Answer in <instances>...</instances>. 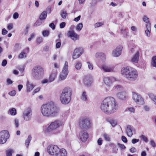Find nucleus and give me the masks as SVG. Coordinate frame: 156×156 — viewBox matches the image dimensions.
<instances>
[{
  "mask_svg": "<svg viewBox=\"0 0 156 156\" xmlns=\"http://www.w3.org/2000/svg\"><path fill=\"white\" fill-rule=\"evenodd\" d=\"M118 106L115 99L112 97H108L102 102L101 109L104 113L110 114L116 112Z\"/></svg>",
  "mask_w": 156,
  "mask_h": 156,
  "instance_id": "f257e3e1",
  "label": "nucleus"
},
{
  "mask_svg": "<svg viewBox=\"0 0 156 156\" xmlns=\"http://www.w3.org/2000/svg\"><path fill=\"white\" fill-rule=\"evenodd\" d=\"M41 111L44 116L54 117L57 115L59 109L53 103H48L41 106Z\"/></svg>",
  "mask_w": 156,
  "mask_h": 156,
  "instance_id": "f03ea898",
  "label": "nucleus"
},
{
  "mask_svg": "<svg viewBox=\"0 0 156 156\" xmlns=\"http://www.w3.org/2000/svg\"><path fill=\"white\" fill-rule=\"evenodd\" d=\"M121 73L124 77L130 81H133L136 80L138 75L136 69L129 66L123 68Z\"/></svg>",
  "mask_w": 156,
  "mask_h": 156,
  "instance_id": "7ed1b4c3",
  "label": "nucleus"
},
{
  "mask_svg": "<svg viewBox=\"0 0 156 156\" xmlns=\"http://www.w3.org/2000/svg\"><path fill=\"white\" fill-rule=\"evenodd\" d=\"M72 91L69 87H66L62 90L61 94L60 100L61 102L64 105L69 104L71 99Z\"/></svg>",
  "mask_w": 156,
  "mask_h": 156,
  "instance_id": "20e7f679",
  "label": "nucleus"
},
{
  "mask_svg": "<svg viewBox=\"0 0 156 156\" xmlns=\"http://www.w3.org/2000/svg\"><path fill=\"white\" fill-rule=\"evenodd\" d=\"M63 125V122L60 120H56L52 122L49 125L47 129L45 130L46 133L52 132L54 134H57L60 132L58 129L62 127Z\"/></svg>",
  "mask_w": 156,
  "mask_h": 156,
  "instance_id": "39448f33",
  "label": "nucleus"
},
{
  "mask_svg": "<svg viewBox=\"0 0 156 156\" xmlns=\"http://www.w3.org/2000/svg\"><path fill=\"white\" fill-rule=\"evenodd\" d=\"M32 74L33 77L35 79L39 80L42 78L44 75V69L41 66H35L32 69Z\"/></svg>",
  "mask_w": 156,
  "mask_h": 156,
  "instance_id": "423d86ee",
  "label": "nucleus"
},
{
  "mask_svg": "<svg viewBox=\"0 0 156 156\" xmlns=\"http://www.w3.org/2000/svg\"><path fill=\"white\" fill-rule=\"evenodd\" d=\"M92 123L90 119L84 117L81 119L79 122V126L81 130H87L90 128Z\"/></svg>",
  "mask_w": 156,
  "mask_h": 156,
  "instance_id": "0eeeda50",
  "label": "nucleus"
},
{
  "mask_svg": "<svg viewBox=\"0 0 156 156\" xmlns=\"http://www.w3.org/2000/svg\"><path fill=\"white\" fill-rule=\"evenodd\" d=\"M68 64L67 62H65L64 66L63 67L62 72L60 73L59 76V80H65L66 77L68 74Z\"/></svg>",
  "mask_w": 156,
  "mask_h": 156,
  "instance_id": "6e6552de",
  "label": "nucleus"
},
{
  "mask_svg": "<svg viewBox=\"0 0 156 156\" xmlns=\"http://www.w3.org/2000/svg\"><path fill=\"white\" fill-rule=\"evenodd\" d=\"M9 136V132L7 130H3L0 132V144H2L6 142Z\"/></svg>",
  "mask_w": 156,
  "mask_h": 156,
  "instance_id": "1a4fd4ad",
  "label": "nucleus"
},
{
  "mask_svg": "<svg viewBox=\"0 0 156 156\" xmlns=\"http://www.w3.org/2000/svg\"><path fill=\"white\" fill-rule=\"evenodd\" d=\"M32 112L31 109L29 108H26L23 111V116L24 120L29 121L31 118Z\"/></svg>",
  "mask_w": 156,
  "mask_h": 156,
  "instance_id": "9d476101",
  "label": "nucleus"
},
{
  "mask_svg": "<svg viewBox=\"0 0 156 156\" xmlns=\"http://www.w3.org/2000/svg\"><path fill=\"white\" fill-rule=\"evenodd\" d=\"M132 96V98L133 100L137 104L140 105L144 104L143 99L140 94L133 92Z\"/></svg>",
  "mask_w": 156,
  "mask_h": 156,
  "instance_id": "9b49d317",
  "label": "nucleus"
},
{
  "mask_svg": "<svg viewBox=\"0 0 156 156\" xmlns=\"http://www.w3.org/2000/svg\"><path fill=\"white\" fill-rule=\"evenodd\" d=\"M59 149L57 145H51L48 147L47 151L50 154L56 156Z\"/></svg>",
  "mask_w": 156,
  "mask_h": 156,
  "instance_id": "f8f14e48",
  "label": "nucleus"
},
{
  "mask_svg": "<svg viewBox=\"0 0 156 156\" xmlns=\"http://www.w3.org/2000/svg\"><path fill=\"white\" fill-rule=\"evenodd\" d=\"M83 50L82 48H78L74 50L72 55L73 59H75L79 58L83 53Z\"/></svg>",
  "mask_w": 156,
  "mask_h": 156,
  "instance_id": "ddd939ff",
  "label": "nucleus"
},
{
  "mask_svg": "<svg viewBox=\"0 0 156 156\" xmlns=\"http://www.w3.org/2000/svg\"><path fill=\"white\" fill-rule=\"evenodd\" d=\"M80 139L83 142H85L87 139L88 134L87 130H82L79 134Z\"/></svg>",
  "mask_w": 156,
  "mask_h": 156,
  "instance_id": "4468645a",
  "label": "nucleus"
},
{
  "mask_svg": "<svg viewBox=\"0 0 156 156\" xmlns=\"http://www.w3.org/2000/svg\"><path fill=\"white\" fill-rule=\"evenodd\" d=\"M92 78L90 76H85L83 79V83L86 87H89L91 85L92 82Z\"/></svg>",
  "mask_w": 156,
  "mask_h": 156,
  "instance_id": "2eb2a0df",
  "label": "nucleus"
},
{
  "mask_svg": "<svg viewBox=\"0 0 156 156\" xmlns=\"http://www.w3.org/2000/svg\"><path fill=\"white\" fill-rule=\"evenodd\" d=\"M122 47L119 46L117 47L112 52V55L115 57H117L119 56L121 54V51Z\"/></svg>",
  "mask_w": 156,
  "mask_h": 156,
  "instance_id": "dca6fc26",
  "label": "nucleus"
},
{
  "mask_svg": "<svg viewBox=\"0 0 156 156\" xmlns=\"http://www.w3.org/2000/svg\"><path fill=\"white\" fill-rule=\"evenodd\" d=\"M68 36L69 37H70L74 41H75L79 39V35L73 30H70L68 32Z\"/></svg>",
  "mask_w": 156,
  "mask_h": 156,
  "instance_id": "f3484780",
  "label": "nucleus"
},
{
  "mask_svg": "<svg viewBox=\"0 0 156 156\" xmlns=\"http://www.w3.org/2000/svg\"><path fill=\"white\" fill-rule=\"evenodd\" d=\"M46 10H47V11H44L40 15L39 19L41 20H44L46 18L48 11L49 13H50L51 12V9L50 8H47Z\"/></svg>",
  "mask_w": 156,
  "mask_h": 156,
  "instance_id": "a211bd4d",
  "label": "nucleus"
},
{
  "mask_svg": "<svg viewBox=\"0 0 156 156\" xmlns=\"http://www.w3.org/2000/svg\"><path fill=\"white\" fill-rule=\"evenodd\" d=\"M117 95L120 99L122 100H125L127 98L126 93L124 91L119 92L117 94Z\"/></svg>",
  "mask_w": 156,
  "mask_h": 156,
  "instance_id": "6ab92c4d",
  "label": "nucleus"
},
{
  "mask_svg": "<svg viewBox=\"0 0 156 156\" xmlns=\"http://www.w3.org/2000/svg\"><path fill=\"white\" fill-rule=\"evenodd\" d=\"M57 74V72L56 70L53 71L52 72L48 78V82L51 83L53 82L55 80Z\"/></svg>",
  "mask_w": 156,
  "mask_h": 156,
  "instance_id": "aec40b11",
  "label": "nucleus"
},
{
  "mask_svg": "<svg viewBox=\"0 0 156 156\" xmlns=\"http://www.w3.org/2000/svg\"><path fill=\"white\" fill-rule=\"evenodd\" d=\"M113 78L112 77H105L104 78V83L109 87H111L112 85V80Z\"/></svg>",
  "mask_w": 156,
  "mask_h": 156,
  "instance_id": "412c9836",
  "label": "nucleus"
},
{
  "mask_svg": "<svg viewBox=\"0 0 156 156\" xmlns=\"http://www.w3.org/2000/svg\"><path fill=\"white\" fill-rule=\"evenodd\" d=\"M101 68L105 72H110L113 71V68L112 66L106 65H103Z\"/></svg>",
  "mask_w": 156,
  "mask_h": 156,
  "instance_id": "4be33fe9",
  "label": "nucleus"
},
{
  "mask_svg": "<svg viewBox=\"0 0 156 156\" xmlns=\"http://www.w3.org/2000/svg\"><path fill=\"white\" fill-rule=\"evenodd\" d=\"M27 91V92H30L35 87V85L30 82L29 81H27L26 84Z\"/></svg>",
  "mask_w": 156,
  "mask_h": 156,
  "instance_id": "5701e85b",
  "label": "nucleus"
},
{
  "mask_svg": "<svg viewBox=\"0 0 156 156\" xmlns=\"http://www.w3.org/2000/svg\"><path fill=\"white\" fill-rule=\"evenodd\" d=\"M67 152L66 150L64 149H60L55 156H67Z\"/></svg>",
  "mask_w": 156,
  "mask_h": 156,
  "instance_id": "b1692460",
  "label": "nucleus"
},
{
  "mask_svg": "<svg viewBox=\"0 0 156 156\" xmlns=\"http://www.w3.org/2000/svg\"><path fill=\"white\" fill-rule=\"evenodd\" d=\"M140 53L139 51H137L135 54L131 59V62H132L137 63L139 60Z\"/></svg>",
  "mask_w": 156,
  "mask_h": 156,
  "instance_id": "393cba45",
  "label": "nucleus"
},
{
  "mask_svg": "<svg viewBox=\"0 0 156 156\" xmlns=\"http://www.w3.org/2000/svg\"><path fill=\"white\" fill-rule=\"evenodd\" d=\"M133 127L130 125L127 126L126 129V133L129 137H131L133 135L132 129Z\"/></svg>",
  "mask_w": 156,
  "mask_h": 156,
  "instance_id": "a878e982",
  "label": "nucleus"
},
{
  "mask_svg": "<svg viewBox=\"0 0 156 156\" xmlns=\"http://www.w3.org/2000/svg\"><path fill=\"white\" fill-rule=\"evenodd\" d=\"M95 57L97 58H100L102 60L104 61L105 59L106 56L103 53L97 52L96 53Z\"/></svg>",
  "mask_w": 156,
  "mask_h": 156,
  "instance_id": "bb28decb",
  "label": "nucleus"
},
{
  "mask_svg": "<svg viewBox=\"0 0 156 156\" xmlns=\"http://www.w3.org/2000/svg\"><path fill=\"white\" fill-rule=\"evenodd\" d=\"M107 121L109 122L112 126L114 127L117 125V121L113 118L108 119H107Z\"/></svg>",
  "mask_w": 156,
  "mask_h": 156,
  "instance_id": "cd10ccee",
  "label": "nucleus"
},
{
  "mask_svg": "<svg viewBox=\"0 0 156 156\" xmlns=\"http://www.w3.org/2000/svg\"><path fill=\"white\" fill-rule=\"evenodd\" d=\"M67 15L68 14L65 10L63 9L61 11L60 15L62 18L66 19Z\"/></svg>",
  "mask_w": 156,
  "mask_h": 156,
  "instance_id": "c85d7f7f",
  "label": "nucleus"
},
{
  "mask_svg": "<svg viewBox=\"0 0 156 156\" xmlns=\"http://www.w3.org/2000/svg\"><path fill=\"white\" fill-rule=\"evenodd\" d=\"M102 136L106 141L109 142L111 141L110 135L106 133H104L102 135Z\"/></svg>",
  "mask_w": 156,
  "mask_h": 156,
  "instance_id": "c756f323",
  "label": "nucleus"
},
{
  "mask_svg": "<svg viewBox=\"0 0 156 156\" xmlns=\"http://www.w3.org/2000/svg\"><path fill=\"white\" fill-rule=\"evenodd\" d=\"M32 137L30 135L28 136L27 139L26 140L25 144L27 148L28 147L29 145L31 140Z\"/></svg>",
  "mask_w": 156,
  "mask_h": 156,
  "instance_id": "7c9ffc66",
  "label": "nucleus"
},
{
  "mask_svg": "<svg viewBox=\"0 0 156 156\" xmlns=\"http://www.w3.org/2000/svg\"><path fill=\"white\" fill-rule=\"evenodd\" d=\"M151 65L153 67H156V56H153L152 58Z\"/></svg>",
  "mask_w": 156,
  "mask_h": 156,
  "instance_id": "2f4dec72",
  "label": "nucleus"
},
{
  "mask_svg": "<svg viewBox=\"0 0 156 156\" xmlns=\"http://www.w3.org/2000/svg\"><path fill=\"white\" fill-rule=\"evenodd\" d=\"M26 57V54L24 51H22L18 55V58L19 59L23 58Z\"/></svg>",
  "mask_w": 156,
  "mask_h": 156,
  "instance_id": "473e14b6",
  "label": "nucleus"
},
{
  "mask_svg": "<svg viewBox=\"0 0 156 156\" xmlns=\"http://www.w3.org/2000/svg\"><path fill=\"white\" fill-rule=\"evenodd\" d=\"M10 114L12 115H15L16 114V111L15 108H12L9 110Z\"/></svg>",
  "mask_w": 156,
  "mask_h": 156,
  "instance_id": "72a5a7b5",
  "label": "nucleus"
},
{
  "mask_svg": "<svg viewBox=\"0 0 156 156\" xmlns=\"http://www.w3.org/2000/svg\"><path fill=\"white\" fill-rule=\"evenodd\" d=\"M81 66L82 64L81 62H77L75 66L76 69L78 70H80L81 69Z\"/></svg>",
  "mask_w": 156,
  "mask_h": 156,
  "instance_id": "f704fd0d",
  "label": "nucleus"
},
{
  "mask_svg": "<svg viewBox=\"0 0 156 156\" xmlns=\"http://www.w3.org/2000/svg\"><path fill=\"white\" fill-rule=\"evenodd\" d=\"M83 27V24L82 23H80L78 24L77 25L76 27V30L79 31H80L82 29Z\"/></svg>",
  "mask_w": 156,
  "mask_h": 156,
  "instance_id": "c9c22d12",
  "label": "nucleus"
},
{
  "mask_svg": "<svg viewBox=\"0 0 156 156\" xmlns=\"http://www.w3.org/2000/svg\"><path fill=\"white\" fill-rule=\"evenodd\" d=\"M82 100L84 101H86L87 98L86 93L85 92H83L82 94Z\"/></svg>",
  "mask_w": 156,
  "mask_h": 156,
  "instance_id": "e433bc0d",
  "label": "nucleus"
},
{
  "mask_svg": "<svg viewBox=\"0 0 156 156\" xmlns=\"http://www.w3.org/2000/svg\"><path fill=\"white\" fill-rule=\"evenodd\" d=\"M42 20H37L34 23V26L37 27L39 26L42 24L43 22H42Z\"/></svg>",
  "mask_w": 156,
  "mask_h": 156,
  "instance_id": "4c0bfd02",
  "label": "nucleus"
},
{
  "mask_svg": "<svg viewBox=\"0 0 156 156\" xmlns=\"http://www.w3.org/2000/svg\"><path fill=\"white\" fill-rule=\"evenodd\" d=\"M112 144L113 145V147H114L113 148L112 152L116 154L117 153L118 149L116 148L115 145L114 144Z\"/></svg>",
  "mask_w": 156,
  "mask_h": 156,
  "instance_id": "58836bf2",
  "label": "nucleus"
},
{
  "mask_svg": "<svg viewBox=\"0 0 156 156\" xmlns=\"http://www.w3.org/2000/svg\"><path fill=\"white\" fill-rule=\"evenodd\" d=\"M141 139L144 141L146 143H147L148 141V139L144 135H141L140 136Z\"/></svg>",
  "mask_w": 156,
  "mask_h": 156,
  "instance_id": "ea45409f",
  "label": "nucleus"
},
{
  "mask_svg": "<svg viewBox=\"0 0 156 156\" xmlns=\"http://www.w3.org/2000/svg\"><path fill=\"white\" fill-rule=\"evenodd\" d=\"M14 125L16 128H18L19 126V120L17 119H14Z\"/></svg>",
  "mask_w": 156,
  "mask_h": 156,
  "instance_id": "a19ab883",
  "label": "nucleus"
},
{
  "mask_svg": "<svg viewBox=\"0 0 156 156\" xmlns=\"http://www.w3.org/2000/svg\"><path fill=\"white\" fill-rule=\"evenodd\" d=\"M13 150L12 149H9L6 151V156H12V153L13 152Z\"/></svg>",
  "mask_w": 156,
  "mask_h": 156,
  "instance_id": "79ce46f5",
  "label": "nucleus"
},
{
  "mask_svg": "<svg viewBox=\"0 0 156 156\" xmlns=\"http://www.w3.org/2000/svg\"><path fill=\"white\" fill-rule=\"evenodd\" d=\"M49 34V31L47 30H45L43 31L42 34L44 37H47Z\"/></svg>",
  "mask_w": 156,
  "mask_h": 156,
  "instance_id": "37998d69",
  "label": "nucleus"
},
{
  "mask_svg": "<svg viewBox=\"0 0 156 156\" xmlns=\"http://www.w3.org/2000/svg\"><path fill=\"white\" fill-rule=\"evenodd\" d=\"M87 63L88 64V66L89 69L90 70H92L93 69V65L89 62H87Z\"/></svg>",
  "mask_w": 156,
  "mask_h": 156,
  "instance_id": "c03bdc74",
  "label": "nucleus"
},
{
  "mask_svg": "<svg viewBox=\"0 0 156 156\" xmlns=\"http://www.w3.org/2000/svg\"><path fill=\"white\" fill-rule=\"evenodd\" d=\"M103 23H101V22H99V23H96L94 24V27L95 28L101 26L103 25Z\"/></svg>",
  "mask_w": 156,
  "mask_h": 156,
  "instance_id": "a18cd8bd",
  "label": "nucleus"
},
{
  "mask_svg": "<svg viewBox=\"0 0 156 156\" xmlns=\"http://www.w3.org/2000/svg\"><path fill=\"white\" fill-rule=\"evenodd\" d=\"M16 94V92L15 90H12L9 93V94L10 96H15Z\"/></svg>",
  "mask_w": 156,
  "mask_h": 156,
  "instance_id": "49530a36",
  "label": "nucleus"
},
{
  "mask_svg": "<svg viewBox=\"0 0 156 156\" xmlns=\"http://www.w3.org/2000/svg\"><path fill=\"white\" fill-rule=\"evenodd\" d=\"M40 87H38L37 88L35 89L32 92V94L34 95L36 93L38 92L40 90Z\"/></svg>",
  "mask_w": 156,
  "mask_h": 156,
  "instance_id": "de8ad7c7",
  "label": "nucleus"
},
{
  "mask_svg": "<svg viewBox=\"0 0 156 156\" xmlns=\"http://www.w3.org/2000/svg\"><path fill=\"white\" fill-rule=\"evenodd\" d=\"M17 68L22 73L23 71L24 70V67L23 66H19L17 67Z\"/></svg>",
  "mask_w": 156,
  "mask_h": 156,
  "instance_id": "09e8293b",
  "label": "nucleus"
},
{
  "mask_svg": "<svg viewBox=\"0 0 156 156\" xmlns=\"http://www.w3.org/2000/svg\"><path fill=\"white\" fill-rule=\"evenodd\" d=\"M150 143L152 147H155L156 146L155 143L153 140H151L150 142Z\"/></svg>",
  "mask_w": 156,
  "mask_h": 156,
  "instance_id": "8fccbe9b",
  "label": "nucleus"
},
{
  "mask_svg": "<svg viewBox=\"0 0 156 156\" xmlns=\"http://www.w3.org/2000/svg\"><path fill=\"white\" fill-rule=\"evenodd\" d=\"M150 30H146L145 31L146 35L147 37H149L150 36Z\"/></svg>",
  "mask_w": 156,
  "mask_h": 156,
  "instance_id": "3c124183",
  "label": "nucleus"
},
{
  "mask_svg": "<svg viewBox=\"0 0 156 156\" xmlns=\"http://www.w3.org/2000/svg\"><path fill=\"white\" fill-rule=\"evenodd\" d=\"M144 21L146 23H149V19L146 16H144L143 18Z\"/></svg>",
  "mask_w": 156,
  "mask_h": 156,
  "instance_id": "603ef678",
  "label": "nucleus"
},
{
  "mask_svg": "<svg viewBox=\"0 0 156 156\" xmlns=\"http://www.w3.org/2000/svg\"><path fill=\"white\" fill-rule=\"evenodd\" d=\"M13 25L12 23H10L7 25V28L9 30H11L13 28Z\"/></svg>",
  "mask_w": 156,
  "mask_h": 156,
  "instance_id": "864d4df0",
  "label": "nucleus"
},
{
  "mask_svg": "<svg viewBox=\"0 0 156 156\" xmlns=\"http://www.w3.org/2000/svg\"><path fill=\"white\" fill-rule=\"evenodd\" d=\"M98 144L99 145H101L102 143V139L101 138H99L98 140Z\"/></svg>",
  "mask_w": 156,
  "mask_h": 156,
  "instance_id": "5fc2aeb1",
  "label": "nucleus"
},
{
  "mask_svg": "<svg viewBox=\"0 0 156 156\" xmlns=\"http://www.w3.org/2000/svg\"><path fill=\"white\" fill-rule=\"evenodd\" d=\"M19 16V14L17 12H15L13 15V18L15 19H17L18 18Z\"/></svg>",
  "mask_w": 156,
  "mask_h": 156,
  "instance_id": "6e6d98bb",
  "label": "nucleus"
},
{
  "mask_svg": "<svg viewBox=\"0 0 156 156\" xmlns=\"http://www.w3.org/2000/svg\"><path fill=\"white\" fill-rule=\"evenodd\" d=\"M122 140L124 143H126L127 142V140L124 136H122Z\"/></svg>",
  "mask_w": 156,
  "mask_h": 156,
  "instance_id": "4d7b16f0",
  "label": "nucleus"
},
{
  "mask_svg": "<svg viewBox=\"0 0 156 156\" xmlns=\"http://www.w3.org/2000/svg\"><path fill=\"white\" fill-rule=\"evenodd\" d=\"M139 141V139H133L132 140L131 142L133 144H135Z\"/></svg>",
  "mask_w": 156,
  "mask_h": 156,
  "instance_id": "13d9d810",
  "label": "nucleus"
},
{
  "mask_svg": "<svg viewBox=\"0 0 156 156\" xmlns=\"http://www.w3.org/2000/svg\"><path fill=\"white\" fill-rule=\"evenodd\" d=\"M7 64V61L6 60H3L2 63V65L3 66H5Z\"/></svg>",
  "mask_w": 156,
  "mask_h": 156,
  "instance_id": "bf43d9fd",
  "label": "nucleus"
},
{
  "mask_svg": "<svg viewBox=\"0 0 156 156\" xmlns=\"http://www.w3.org/2000/svg\"><path fill=\"white\" fill-rule=\"evenodd\" d=\"M118 144L119 146L121 149H124L126 148V147L124 144H121L119 143H118Z\"/></svg>",
  "mask_w": 156,
  "mask_h": 156,
  "instance_id": "052dcab7",
  "label": "nucleus"
},
{
  "mask_svg": "<svg viewBox=\"0 0 156 156\" xmlns=\"http://www.w3.org/2000/svg\"><path fill=\"white\" fill-rule=\"evenodd\" d=\"M129 151L131 153H134L136 151V149L134 147H132L130 149Z\"/></svg>",
  "mask_w": 156,
  "mask_h": 156,
  "instance_id": "680f3d73",
  "label": "nucleus"
},
{
  "mask_svg": "<svg viewBox=\"0 0 156 156\" xmlns=\"http://www.w3.org/2000/svg\"><path fill=\"white\" fill-rule=\"evenodd\" d=\"M42 41V38L41 37H40L37 38V42L38 44H40Z\"/></svg>",
  "mask_w": 156,
  "mask_h": 156,
  "instance_id": "e2e57ef3",
  "label": "nucleus"
},
{
  "mask_svg": "<svg viewBox=\"0 0 156 156\" xmlns=\"http://www.w3.org/2000/svg\"><path fill=\"white\" fill-rule=\"evenodd\" d=\"M8 31L5 29H2V34L3 35H5L7 34Z\"/></svg>",
  "mask_w": 156,
  "mask_h": 156,
  "instance_id": "0e129e2a",
  "label": "nucleus"
},
{
  "mask_svg": "<svg viewBox=\"0 0 156 156\" xmlns=\"http://www.w3.org/2000/svg\"><path fill=\"white\" fill-rule=\"evenodd\" d=\"M66 26V23L64 22H62L60 24V27L61 28H63Z\"/></svg>",
  "mask_w": 156,
  "mask_h": 156,
  "instance_id": "69168bd1",
  "label": "nucleus"
},
{
  "mask_svg": "<svg viewBox=\"0 0 156 156\" xmlns=\"http://www.w3.org/2000/svg\"><path fill=\"white\" fill-rule=\"evenodd\" d=\"M49 27L53 30H54L55 28V26L53 23H51L49 24Z\"/></svg>",
  "mask_w": 156,
  "mask_h": 156,
  "instance_id": "338daca9",
  "label": "nucleus"
},
{
  "mask_svg": "<svg viewBox=\"0 0 156 156\" xmlns=\"http://www.w3.org/2000/svg\"><path fill=\"white\" fill-rule=\"evenodd\" d=\"M128 110L130 112H134L135 111V109L133 107L129 108H128Z\"/></svg>",
  "mask_w": 156,
  "mask_h": 156,
  "instance_id": "774afa93",
  "label": "nucleus"
}]
</instances>
